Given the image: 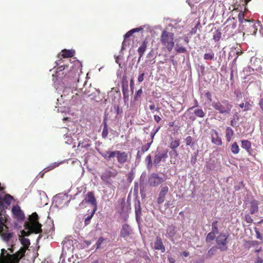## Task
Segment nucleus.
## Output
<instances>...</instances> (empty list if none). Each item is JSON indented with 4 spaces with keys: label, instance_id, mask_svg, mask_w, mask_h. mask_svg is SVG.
Masks as SVG:
<instances>
[{
    "label": "nucleus",
    "instance_id": "37998d69",
    "mask_svg": "<svg viewBox=\"0 0 263 263\" xmlns=\"http://www.w3.org/2000/svg\"><path fill=\"white\" fill-rule=\"evenodd\" d=\"M27 230H28V231H24V230H23V231H22V235H23L24 236H29L31 233H34V232H33L31 230H28V229H27Z\"/></svg>",
    "mask_w": 263,
    "mask_h": 263
},
{
    "label": "nucleus",
    "instance_id": "8fccbe9b",
    "mask_svg": "<svg viewBox=\"0 0 263 263\" xmlns=\"http://www.w3.org/2000/svg\"><path fill=\"white\" fill-rule=\"evenodd\" d=\"M236 23H233L232 25H227V26L225 28V29H226L227 30H229L230 28L234 29L236 28Z\"/></svg>",
    "mask_w": 263,
    "mask_h": 263
},
{
    "label": "nucleus",
    "instance_id": "7c9ffc66",
    "mask_svg": "<svg viewBox=\"0 0 263 263\" xmlns=\"http://www.w3.org/2000/svg\"><path fill=\"white\" fill-rule=\"evenodd\" d=\"M81 92L85 95L87 97H90L92 96L93 92L90 93V90H87L85 85L83 88H80Z\"/></svg>",
    "mask_w": 263,
    "mask_h": 263
},
{
    "label": "nucleus",
    "instance_id": "c9c22d12",
    "mask_svg": "<svg viewBox=\"0 0 263 263\" xmlns=\"http://www.w3.org/2000/svg\"><path fill=\"white\" fill-rule=\"evenodd\" d=\"M96 211V208H94L91 215H89L87 217H86L85 219V225H87L90 222V221L91 219L92 218V216H93L95 212Z\"/></svg>",
    "mask_w": 263,
    "mask_h": 263
},
{
    "label": "nucleus",
    "instance_id": "4be33fe9",
    "mask_svg": "<svg viewBox=\"0 0 263 263\" xmlns=\"http://www.w3.org/2000/svg\"><path fill=\"white\" fill-rule=\"evenodd\" d=\"M258 210V202L256 200H253L251 202V206L250 209V212L251 214H253L257 212Z\"/></svg>",
    "mask_w": 263,
    "mask_h": 263
},
{
    "label": "nucleus",
    "instance_id": "13d9d810",
    "mask_svg": "<svg viewBox=\"0 0 263 263\" xmlns=\"http://www.w3.org/2000/svg\"><path fill=\"white\" fill-rule=\"evenodd\" d=\"M196 160H197V157L196 156H193L191 157V163L192 165H194L196 162Z\"/></svg>",
    "mask_w": 263,
    "mask_h": 263
},
{
    "label": "nucleus",
    "instance_id": "f03ea898",
    "mask_svg": "<svg viewBox=\"0 0 263 263\" xmlns=\"http://www.w3.org/2000/svg\"><path fill=\"white\" fill-rule=\"evenodd\" d=\"M25 229L31 230L35 234L42 232V224L39 221V216L36 212L33 213L29 217V221L25 223Z\"/></svg>",
    "mask_w": 263,
    "mask_h": 263
},
{
    "label": "nucleus",
    "instance_id": "c756f323",
    "mask_svg": "<svg viewBox=\"0 0 263 263\" xmlns=\"http://www.w3.org/2000/svg\"><path fill=\"white\" fill-rule=\"evenodd\" d=\"M194 113L197 117L203 118L205 116V113L202 109H196L194 110Z\"/></svg>",
    "mask_w": 263,
    "mask_h": 263
},
{
    "label": "nucleus",
    "instance_id": "aec40b11",
    "mask_svg": "<svg viewBox=\"0 0 263 263\" xmlns=\"http://www.w3.org/2000/svg\"><path fill=\"white\" fill-rule=\"evenodd\" d=\"M234 134V131L230 127H227L226 130V138L228 142L232 140V137Z\"/></svg>",
    "mask_w": 263,
    "mask_h": 263
},
{
    "label": "nucleus",
    "instance_id": "b1692460",
    "mask_svg": "<svg viewBox=\"0 0 263 263\" xmlns=\"http://www.w3.org/2000/svg\"><path fill=\"white\" fill-rule=\"evenodd\" d=\"M215 54L213 51L212 49H209L208 52H206L203 56V58L205 60H214Z\"/></svg>",
    "mask_w": 263,
    "mask_h": 263
},
{
    "label": "nucleus",
    "instance_id": "1a4fd4ad",
    "mask_svg": "<svg viewBox=\"0 0 263 263\" xmlns=\"http://www.w3.org/2000/svg\"><path fill=\"white\" fill-rule=\"evenodd\" d=\"M7 227L5 224L4 220L3 217H0V234H1V237L5 241H8L13 236V233H10L8 231L3 232L4 230V227Z\"/></svg>",
    "mask_w": 263,
    "mask_h": 263
},
{
    "label": "nucleus",
    "instance_id": "49530a36",
    "mask_svg": "<svg viewBox=\"0 0 263 263\" xmlns=\"http://www.w3.org/2000/svg\"><path fill=\"white\" fill-rule=\"evenodd\" d=\"M245 220L248 223H251L253 222V219L248 214L245 215Z\"/></svg>",
    "mask_w": 263,
    "mask_h": 263
},
{
    "label": "nucleus",
    "instance_id": "0eeeda50",
    "mask_svg": "<svg viewBox=\"0 0 263 263\" xmlns=\"http://www.w3.org/2000/svg\"><path fill=\"white\" fill-rule=\"evenodd\" d=\"M13 199V197L8 194L4 197H0V217L4 214L5 210L9 206Z\"/></svg>",
    "mask_w": 263,
    "mask_h": 263
},
{
    "label": "nucleus",
    "instance_id": "ddd939ff",
    "mask_svg": "<svg viewBox=\"0 0 263 263\" xmlns=\"http://www.w3.org/2000/svg\"><path fill=\"white\" fill-rule=\"evenodd\" d=\"M168 187L167 185H161L159 193V196L157 198V202L159 204L162 203L164 200L165 195L168 192Z\"/></svg>",
    "mask_w": 263,
    "mask_h": 263
},
{
    "label": "nucleus",
    "instance_id": "f3484780",
    "mask_svg": "<svg viewBox=\"0 0 263 263\" xmlns=\"http://www.w3.org/2000/svg\"><path fill=\"white\" fill-rule=\"evenodd\" d=\"M148 42L146 39H145L142 43L138 49V52L139 57L138 58V62H140L141 58L143 57L147 46Z\"/></svg>",
    "mask_w": 263,
    "mask_h": 263
},
{
    "label": "nucleus",
    "instance_id": "a19ab883",
    "mask_svg": "<svg viewBox=\"0 0 263 263\" xmlns=\"http://www.w3.org/2000/svg\"><path fill=\"white\" fill-rule=\"evenodd\" d=\"M205 97L210 101L211 102L212 100V95L209 91L204 92V94Z\"/></svg>",
    "mask_w": 263,
    "mask_h": 263
},
{
    "label": "nucleus",
    "instance_id": "58836bf2",
    "mask_svg": "<svg viewBox=\"0 0 263 263\" xmlns=\"http://www.w3.org/2000/svg\"><path fill=\"white\" fill-rule=\"evenodd\" d=\"M175 50L178 53H185L186 51V49L185 47L178 46V45L176 46Z\"/></svg>",
    "mask_w": 263,
    "mask_h": 263
},
{
    "label": "nucleus",
    "instance_id": "9b49d317",
    "mask_svg": "<svg viewBox=\"0 0 263 263\" xmlns=\"http://www.w3.org/2000/svg\"><path fill=\"white\" fill-rule=\"evenodd\" d=\"M133 234V231L131 227L127 224L125 223L122 225L120 230V237L126 239L131 237Z\"/></svg>",
    "mask_w": 263,
    "mask_h": 263
},
{
    "label": "nucleus",
    "instance_id": "bf43d9fd",
    "mask_svg": "<svg viewBox=\"0 0 263 263\" xmlns=\"http://www.w3.org/2000/svg\"><path fill=\"white\" fill-rule=\"evenodd\" d=\"M258 105L261 110L263 111V98L260 99Z\"/></svg>",
    "mask_w": 263,
    "mask_h": 263
},
{
    "label": "nucleus",
    "instance_id": "ea45409f",
    "mask_svg": "<svg viewBox=\"0 0 263 263\" xmlns=\"http://www.w3.org/2000/svg\"><path fill=\"white\" fill-rule=\"evenodd\" d=\"M245 104V108L243 109V111H247L251 110L252 105L249 102H246Z\"/></svg>",
    "mask_w": 263,
    "mask_h": 263
},
{
    "label": "nucleus",
    "instance_id": "bb28decb",
    "mask_svg": "<svg viewBox=\"0 0 263 263\" xmlns=\"http://www.w3.org/2000/svg\"><path fill=\"white\" fill-rule=\"evenodd\" d=\"M221 37V33L220 30L216 29L213 32V39L215 42H218L220 40Z\"/></svg>",
    "mask_w": 263,
    "mask_h": 263
},
{
    "label": "nucleus",
    "instance_id": "f704fd0d",
    "mask_svg": "<svg viewBox=\"0 0 263 263\" xmlns=\"http://www.w3.org/2000/svg\"><path fill=\"white\" fill-rule=\"evenodd\" d=\"M238 19L240 23L243 22H248V20L245 19L244 13L242 11H240L238 15Z\"/></svg>",
    "mask_w": 263,
    "mask_h": 263
},
{
    "label": "nucleus",
    "instance_id": "79ce46f5",
    "mask_svg": "<svg viewBox=\"0 0 263 263\" xmlns=\"http://www.w3.org/2000/svg\"><path fill=\"white\" fill-rule=\"evenodd\" d=\"M254 230H255V233L256 235V238L260 240H262L263 239L262 237L261 234L260 233L258 229L257 228H255Z\"/></svg>",
    "mask_w": 263,
    "mask_h": 263
},
{
    "label": "nucleus",
    "instance_id": "5fc2aeb1",
    "mask_svg": "<svg viewBox=\"0 0 263 263\" xmlns=\"http://www.w3.org/2000/svg\"><path fill=\"white\" fill-rule=\"evenodd\" d=\"M142 93V89H139V90L136 92V96H135V100H137V97H140V96L141 95Z\"/></svg>",
    "mask_w": 263,
    "mask_h": 263
},
{
    "label": "nucleus",
    "instance_id": "3c124183",
    "mask_svg": "<svg viewBox=\"0 0 263 263\" xmlns=\"http://www.w3.org/2000/svg\"><path fill=\"white\" fill-rule=\"evenodd\" d=\"M135 211H136V216L137 217L138 213H141V208H140L139 203H138V206L137 205L135 206Z\"/></svg>",
    "mask_w": 263,
    "mask_h": 263
},
{
    "label": "nucleus",
    "instance_id": "0e129e2a",
    "mask_svg": "<svg viewBox=\"0 0 263 263\" xmlns=\"http://www.w3.org/2000/svg\"><path fill=\"white\" fill-rule=\"evenodd\" d=\"M59 163H54L53 165H51L49 167L48 170H51L59 165Z\"/></svg>",
    "mask_w": 263,
    "mask_h": 263
},
{
    "label": "nucleus",
    "instance_id": "69168bd1",
    "mask_svg": "<svg viewBox=\"0 0 263 263\" xmlns=\"http://www.w3.org/2000/svg\"><path fill=\"white\" fill-rule=\"evenodd\" d=\"M198 106V101H197V100H195V106H193L192 107H190V108H189V109L187 110V111H189V110H191V109H193L194 107H197Z\"/></svg>",
    "mask_w": 263,
    "mask_h": 263
},
{
    "label": "nucleus",
    "instance_id": "680f3d73",
    "mask_svg": "<svg viewBox=\"0 0 263 263\" xmlns=\"http://www.w3.org/2000/svg\"><path fill=\"white\" fill-rule=\"evenodd\" d=\"M263 262V259L260 257H258L255 263H262Z\"/></svg>",
    "mask_w": 263,
    "mask_h": 263
},
{
    "label": "nucleus",
    "instance_id": "2f4dec72",
    "mask_svg": "<svg viewBox=\"0 0 263 263\" xmlns=\"http://www.w3.org/2000/svg\"><path fill=\"white\" fill-rule=\"evenodd\" d=\"M218 221H214L212 223V231L218 234L219 232Z\"/></svg>",
    "mask_w": 263,
    "mask_h": 263
},
{
    "label": "nucleus",
    "instance_id": "338daca9",
    "mask_svg": "<svg viewBox=\"0 0 263 263\" xmlns=\"http://www.w3.org/2000/svg\"><path fill=\"white\" fill-rule=\"evenodd\" d=\"M234 120H235V121H237L239 119V117H238V113L237 112H236L234 115H233V118Z\"/></svg>",
    "mask_w": 263,
    "mask_h": 263
},
{
    "label": "nucleus",
    "instance_id": "9d476101",
    "mask_svg": "<svg viewBox=\"0 0 263 263\" xmlns=\"http://www.w3.org/2000/svg\"><path fill=\"white\" fill-rule=\"evenodd\" d=\"M12 213L13 217L17 221H23L25 219V215L24 212L21 210V208L18 205H14L12 207Z\"/></svg>",
    "mask_w": 263,
    "mask_h": 263
},
{
    "label": "nucleus",
    "instance_id": "09e8293b",
    "mask_svg": "<svg viewBox=\"0 0 263 263\" xmlns=\"http://www.w3.org/2000/svg\"><path fill=\"white\" fill-rule=\"evenodd\" d=\"M143 154L144 153L142 152L141 150L138 151L136 155V159L140 160L141 159V157Z\"/></svg>",
    "mask_w": 263,
    "mask_h": 263
},
{
    "label": "nucleus",
    "instance_id": "e433bc0d",
    "mask_svg": "<svg viewBox=\"0 0 263 263\" xmlns=\"http://www.w3.org/2000/svg\"><path fill=\"white\" fill-rule=\"evenodd\" d=\"M152 145V142H148L147 144L143 145L141 147V151L144 153L147 152L150 148Z\"/></svg>",
    "mask_w": 263,
    "mask_h": 263
},
{
    "label": "nucleus",
    "instance_id": "4c0bfd02",
    "mask_svg": "<svg viewBox=\"0 0 263 263\" xmlns=\"http://www.w3.org/2000/svg\"><path fill=\"white\" fill-rule=\"evenodd\" d=\"M145 162L147 164V167H152V156L150 155H148L146 156L145 158Z\"/></svg>",
    "mask_w": 263,
    "mask_h": 263
},
{
    "label": "nucleus",
    "instance_id": "f8f14e48",
    "mask_svg": "<svg viewBox=\"0 0 263 263\" xmlns=\"http://www.w3.org/2000/svg\"><path fill=\"white\" fill-rule=\"evenodd\" d=\"M117 175V172L115 170L114 172L110 170H106L101 175V179L102 181L105 182L106 184H110V182L109 181V179L111 177H115Z\"/></svg>",
    "mask_w": 263,
    "mask_h": 263
},
{
    "label": "nucleus",
    "instance_id": "a211bd4d",
    "mask_svg": "<svg viewBox=\"0 0 263 263\" xmlns=\"http://www.w3.org/2000/svg\"><path fill=\"white\" fill-rule=\"evenodd\" d=\"M154 249L155 250H161L162 252H164L165 251L162 239L159 236H157L156 238V240L154 242Z\"/></svg>",
    "mask_w": 263,
    "mask_h": 263
},
{
    "label": "nucleus",
    "instance_id": "6e6d98bb",
    "mask_svg": "<svg viewBox=\"0 0 263 263\" xmlns=\"http://www.w3.org/2000/svg\"><path fill=\"white\" fill-rule=\"evenodd\" d=\"M149 108L151 110H154V109H156V110L159 111V109H160L158 107H156V105L154 103L150 105L149 106Z\"/></svg>",
    "mask_w": 263,
    "mask_h": 263
},
{
    "label": "nucleus",
    "instance_id": "052dcab7",
    "mask_svg": "<svg viewBox=\"0 0 263 263\" xmlns=\"http://www.w3.org/2000/svg\"><path fill=\"white\" fill-rule=\"evenodd\" d=\"M132 30L133 31H134V33H135V32H139L140 31L142 30H143V28H142V27L136 28L133 29Z\"/></svg>",
    "mask_w": 263,
    "mask_h": 263
},
{
    "label": "nucleus",
    "instance_id": "2eb2a0df",
    "mask_svg": "<svg viewBox=\"0 0 263 263\" xmlns=\"http://www.w3.org/2000/svg\"><path fill=\"white\" fill-rule=\"evenodd\" d=\"M167 158V151H165L162 153H158L156 154L154 159V164L155 166L158 165L163 159Z\"/></svg>",
    "mask_w": 263,
    "mask_h": 263
},
{
    "label": "nucleus",
    "instance_id": "412c9836",
    "mask_svg": "<svg viewBox=\"0 0 263 263\" xmlns=\"http://www.w3.org/2000/svg\"><path fill=\"white\" fill-rule=\"evenodd\" d=\"M241 147L245 149L247 152L250 153L251 150V143L247 140H241Z\"/></svg>",
    "mask_w": 263,
    "mask_h": 263
},
{
    "label": "nucleus",
    "instance_id": "c85d7f7f",
    "mask_svg": "<svg viewBox=\"0 0 263 263\" xmlns=\"http://www.w3.org/2000/svg\"><path fill=\"white\" fill-rule=\"evenodd\" d=\"M104 127L102 133V137L103 138L105 139L107 138L108 132V125L106 121L103 122Z\"/></svg>",
    "mask_w": 263,
    "mask_h": 263
},
{
    "label": "nucleus",
    "instance_id": "603ef678",
    "mask_svg": "<svg viewBox=\"0 0 263 263\" xmlns=\"http://www.w3.org/2000/svg\"><path fill=\"white\" fill-rule=\"evenodd\" d=\"M133 33L134 31H133L132 30H129L124 35V38L126 39L129 37Z\"/></svg>",
    "mask_w": 263,
    "mask_h": 263
},
{
    "label": "nucleus",
    "instance_id": "7ed1b4c3",
    "mask_svg": "<svg viewBox=\"0 0 263 263\" xmlns=\"http://www.w3.org/2000/svg\"><path fill=\"white\" fill-rule=\"evenodd\" d=\"M211 105L219 114L222 115L229 114L233 106L229 101L226 99L213 102Z\"/></svg>",
    "mask_w": 263,
    "mask_h": 263
},
{
    "label": "nucleus",
    "instance_id": "e2e57ef3",
    "mask_svg": "<svg viewBox=\"0 0 263 263\" xmlns=\"http://www.w3.org/2000/svg\"><path fill=\"white\" fill-rule=\"evenodd\" d=\"M155 135H156V134L153 132L151 133V141L150 142H152V144L153 142V140H154V137H155Z\"/></svg>",
    "mask_w": 263,
    "mask_h": 263
},
{
    "label": "nucleus",
    "instance_id": "6ab92c4d",
    "mask_svg": "<svg viewBox=\"0 0 263 263\" xmlns=\"http://www.w3.org/2000/svg\"><path fill=\"white\" fill-rule=\"evenodd\" d=\"M257 31V28L255 24H249L245 32L243 33V36L246 34L247 35H255Z\"/></svg>",
    "mask_w": 263,
    "mask_h": 263
},
{
    "label": "nucleus",
    "instance_id": "864d4df0",
    "mask_svg": "<svg viewBox=\"0 0 263 263\" xmlns=\"http://www.w3.org/2000/svg\"><path fill=\"white\" fill-rule=\"evenodd\" d=\"M144 74V73H142L139 76L138 78V81L139 82H141L143 81Z\"/></svg>",
    "mask_w": 263,
    "mask_h": 263
},
{
    "label": "nucleus",
    "instance_id": "a878e982",
    "mask_svg": "<svg viewBox=\"0 0 263 263\" xmlns=\"http://www.w3.org/2000/svg\"><path fill=\"white\" fill-rule=\"evenodd\" d=\"M166 233L168 237H173L176 234V227L173 225L168 227Z\"/></svg>",
    "mask_w": 263,
    "mask_h": 263
},
{
    "label": "nucleus",
    "instance_id": "72a5a7b5",
    "mask_svg": "<svg viewBox=\"0 0 263 263\" xmlns=\"http://www.w3.org/2000/svg\"><path fill=\"white\" fill-rule=\"evenodd\" d=\"M218 249V246H217V247L214 246V247H212L209 250V251L208 252V255L210 257H211L212 256L214 255L217 252Z\"/></svg>",
    "mask_w": 263,
    "mask_h": 263
},
{
    "label": "nucleus",
    "instance_id": "5701e85b",
    "mask_svg": "<svg viewBox=\"0 0 263 263\" xmlns=\"http://www.w3.org/2000/svg\"><path fill=\"white\" fill-rule=\"evenodd\" d=\"M180 145V140L179 139H177L175 140H173L171 141L170 145V147L173 149L174 151V153L176 156L177 155V151L176 148H177Z\"/></svg>",
    "mask_w": 263,
    "mask_h": 263
},
{
    "label": "nucleus",
    "instance_id": "4d7b16f0",
    "mask_svg": "<svg viewBox=\"0 0 263 263\" xmlns=\"http://www.w3.org/2000/svg\"><path fill=\"white\" fill-rule=\"evenodd\" d=\"M154 118L155 121L157 123H159L161 120V118L158 115H154Z\"/></svg>",
    "mask_w": 263,
    "mask_h": 263
},
{
    "label": "nucleus",
    "instance_id": "473e14b6",
    "mask_svg": "<svg viewBox=\"0 0 263 263\" xmlns=\"http://www.w3.org/2000/svg\"><path fill=\"white\" fill-rule=\"evenodd\" d=\"M216 233L213 232V231H211V232H210L206 237V242H208V241H212V240H213L215 238V234Z\"/></svg>",
    "mask_w": 263,
    "mask_h": 263
},
{
    "label": "nucleus",
    "instance_id": "4468645a",
    "mask_svg": "<svg viewBox=\"0 0 263 263\" xmlns=\"http://www.w3.org/2000/svg\"><path fill=\"white\" fill-rule=\"evenodd\" d=\"M211 136V141L213 144L217 146H220L222 145V140L221 138L219 137L218 133L216 130H212Z\"/></svg>",
    "mask_w": 263,
    "mask_h": 263
},
{
    "label": "nucleus",
    "instance_id": "39448f33",
    "mask_svg": "<svg viewBox=\"0 0 263 263\" xmlns=\"http://www.w3.org/2000/svg\"><path fill=\"white\" fill-rule=\"evenodd\" d=\"M21 242L24 247H21L18 251L13 254V255H7L9 257V259H15L14 262L15 263H18L20 259L25 256L26 250L30 245V240L28 238H22L21 239Z\"/></svg>",
    "mask_w": 263,
    "mask_h": 263
},
{
    "label": "nucleus",
    "instance_id": "f257e3e1",
    "mask_svg": "<svg viewBox=\"0 0 263 263\" xmlns=\"http://www.w3.org/2000/svg\"><path fill=\"white\" fill-rule=\"evenodd\" d=\"M102 156L106 159L111 160V158L116 156L117 161L119 164H123L128 161V155L125 152L120 151H106L101 154Z\"/></svg>",
    "mask_w": 263,
    "mask_h": 263
},
{
    "label": "nucleus",
    "instance_id": "393cba45",
    "mask_svg": "<svg viewBox=\"0 0 263 263\" xmlns=\"http://www.w3.org/2000/svg\"><path fill=\"white\" fill-rule=\"evenodd\" d=\"M61 54L63 58H70L73 56L74 51L71 50L64 49L62 50Z\"/></svg>",
    "mask_w": 263,
    "mask_h": 263
},
{
    "label": "nucleus",
    "instance_id": "c03bdc74",
    "mask_svg": "<svg viewBox=\"0 0 263 263\" xmlns=\"http://www.w3.org/2000/svg\"><path fill=\"white\" fill-rule=\"evenodd\" d=\"M192 138L191 136H187L185 139V143L186 145H190L192 142Z\"/></svg>",
    "mask_w": 263,
    "mask_h": 263
},
{
    "label": "nucleus",
    "instance_id": "cd10ccee",
    "mask_svg": "<svg viewBox=\"0 0 263 263\" xmlns=\"http://www.w3.org/2000/svg\"><path fill=\"white\" fill-rule=\"evenodd\" d=\"M231 151L233 154H237L239 153L240 149L237 142H233L231 146Z\"/></svg>",
    "mask_w": 263,
    "mask_h": 263
},
{
    "label": "nucleus",
    "instance_id": "774afa93",
    "mask_svg": "<svg viewBox=\"0 0 263 263\" xmlns=\"http://www.w3.org/2000/svg\"><path fill=\"white\" fill-rule=\"evenodd\" d=\"M168 260L169 263H175V260L172 257H168Z\"/></svg>",
    "mask_w": 263,
    "mask_h": 263
},
{
    "label": "nucleus",
    "instance_id": "423d86ee",
    "mask_svg": "<svg viewBox=\"0 0 263 263\" xmlns=\"http://www.w3.org/2000/svg\"><path fill=\"white\" fill-rule=\"evenodd\" d=\"M228 237L229 235L224 233H220L216 237L217 245L221 251H226L228 249Z\"/></svg>",
    "mask_w": 263,
    "mask_h": 263
},
{
    "label": "nucleus",
    "instance_id": "de8ad7c7",
    "mask_svg": "<svg viewBox=\"0 0 263 263\" xmlns=\"http://www.w3.org/2000/svg\"><path fill=\"white\" fill-rule=\"evenodd\" d=\"M234 94L235 95L236 98H242V93L240 90H236L234 91Z\"/></svg>",
    "mask_w": 263,
    "mask_h": 263
},
{
    "label": "nucleus",
    "instance_id": "dca6fc26",
    "mask_svg": "<svg viewBox=\"0 0 263 263\" xmlns=\"http://www.w3.org/2000/svg\"><path fill=\"white\" fill-rule=\"evenodd\" d=\"M85 202L91 204L97 209V201L92 192H88L85 199Z\"/></svg>",
    "mask_w": 263,
    "mask_h": 263
},
{
    "label": "nucleus",
    "instance_id": "20e7f679",
    "mask_svg": "<svg viewBox=\"0 0 263 263\" xmlns=\"http://www.w3.org/2000/svg\"><path fill=\"white\" fill-rule=\"evenodd\" d=\"M160 42L169 52L171 51L175 45L174 34L166 30H163L160 36Z\"/></svg>",
    "mask_w": 263,
    "mask_h": 263
},
{
    "label": "nucleus",
    "instance_id": "6e6552de",
    "mask_svg": "<svg viewBox=\"0 0 263 263\" xmlns=\"http://www.w3.org/2000/svg\"><path fill=\"white\" fill-rule=\"evenodd\" d=\"M166 179L163 177H160L157 173H152L148 178V182L151 186H157Z\"/></svg>",
    "mask_w": 263,
    "mask_h": 263
},
{
    "label": "nucleus",
    "instance_id": "a18cd8bd",
    "mask_svg": "<svg viewBox=\"0 0 263 263\" xmlns=\"http://www.w3.org/2000/svg\"><path fill=\"white\" fill-rule=\"evenodd\" d=\"M104 241V239L102 237H100L97 240L96 245L97 246V249H99L101 245Z\"/></svg>",
    "mask_w": 263,
    "mask_h": 263
}]
</instances>
